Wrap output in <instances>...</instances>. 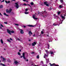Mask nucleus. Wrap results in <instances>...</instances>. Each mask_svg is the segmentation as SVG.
<instances>
[{
  "label": "nucleus",
  "mask_w": 66,
  "mask_h": 66,
  "mask_svg": "<svg viewBox=\"0 0 66 66\" xmlns=\"http://www.w3.org/2000/svg\"><path fill=\"white\" fill-rule=\"evenodd\" d=\"M22 55L21 56H20L21 58H22V57H23V59H24V60H26V58L25 57V53H22Z\"/></svg>",
  "instance_id": "1"
},
{
  "label": "nucleus",
  "mask_w": 66,
  "mask_h": 66,
  "mask_svg": "<svg viewBox=\"0 0 66 66\" xmlns=\"http://www.w3.org/2000/svg\"><path fill=\"white\" fill-rule=\"evenodd\" d=\"M12 10L11 9H10L9 10H8V9H7L6 10V12L7 13H10L11 12Z\"/></svg>",
  "instance_id": "2"
},
{
  "label": "nucleus",
  "mask_w": 66,
  "mask_h": 66,
  "mask_svg": "<svg viewBox=\"0 0 66 66\" xmlns=\"http://www.w3.org/2000/svg\"><path fill=\"white\" fill-rule=\"evenodd\" d=\"M15 4H16V9H18L19 7V5L17 3H15Z\"/></svg>",
  "instance_id": "3"
},
{
  "label": "nucleus",
  "mask_w": 66,
  "mask_h": 66,
  "mask_svg": "<svg viewBox=\"0 0 66 66\" xmlns=\"http://www.w3.org/2000/svg\"><path fill=\"white\" fill-rule=\"evenodd\" d=\"M7 32L10 35H12V34H11V31L9 30V29H7Z\"/></svg>",
  "instance_id": "4"
},
{
  "label": "nucleus",
  "mask_w": 66,
  "mask_h": 66,
  "mask_svg": "<svg viewBox=\"0 0 66 66\" xmlns=\"http://www.w3.org/2000/svg\"><path fill=\"white\" fill-rule=\"evenodd\" d=\"M32 46H35V45H36V43L34 42L33 43H32Z\"/></svg>",
  "instance_id": "5"
},
{
  "label": "nucleus",
  "mask_w": 66,
  "mask_h": 66,
  "mask_svg": "<svg viewBox=\"0 0 66 66\" xmlns=\"http://www.w3.org/2000/svg\"><path fill=\"white\" fill-rule=\"evenodd\" d=\"M44 58L46 59V57H48V55L46 54L45 53H44Z\"/></svg>",
  "instance_id": "6"
},
{
  "label": "nucleus",
  "mask_w": 66,
  "mask_h": 66,
  "mask_svg": "<svg viewBox=\"0 0 66 66\" xmlns=\"http://www.w3.org/2000/svg\"><path fill=\"white\" fill-rule=\"evenodd\" d=\"M35 16V15L34 14V15H33L32 16V18L34 19H37L38 18H36Z\"/></svg>",
  "instance_id": "7"
},
{
  "label": "nucleus",
  "mask_w": 66,
  "mask_h": 66,
  "mask_svg": "<svg viewBox=\"0 0 66 66\" xmlns=\"http://www.w3.org/2000/svg\"><path fill=\"white\" fill-rule=\"evenodd\" d=\"M28 34L30 36H31V35H32V33L31 31H30L29 32H28Z\"/></svg>",
  "instance_id": "8"
},
{
  "label": "nucleus",
  "mask_w": 66,
  "mask_h": 66,
  "mask_svg": "<svg viewBox=\"0 0 66 66\" xmlns=\"http://www.w3.org/2000/svg\"><path fill=\"white\" fill-rule=\"evenodd\" d=\"M50 66H55V63H53V64H51V63H50Z\"/></svg>",
  "instance_id": "9"
},
{
  "label": "nucleus",
  "mask_w": 66,
  "mask_h": 66,
  "mask_svg": "<svg viewBox=\"0 0 66 66\" xmlns=\"http://www.w3.org/2000/svg\"><path fill=\"white\" fill-rule=\"evenodd\" d=\"M20 30V33L21 34H23V30L22 29H21Z\"/></svg>",
  "instance_id": "10"
},
{
  "label": "nucleus",
  "mask_w": 66,
  "mask_h": 66,
  "mask_svg": "<svg viewBox=\"0 0 66 66\" xmlns=\"http://www.w3.org/2000/svg\"><path fill=\"white\" fill-rule=\"evenodd\" d=\"M5 2L7 4H9V3H10V1H5Z\"/></svg>",
  "instance_id": "11"
},
{
  "label": "nucleus",
  "mask_w": 66,
  "mask_h": 66,
  "mask_svg": "<svg viewBox=\"0 0 66 66\" xmlns=\"http://www.w3.org/2000/svg\"><path fill=\"white\" fill-rule=\"evenodd\" d=\"M28 27H34V26L32 25H28Z\"/></svg>",
  "instance_id": "12"
},
{
  "label": "nucleus",
  "mask_w": 66,
  "mask_h": 66,
  "mask_svg": "<svg viewBox=\"0 0 66 66\" xmlns=\"http://www.w3.org/2000/svg\"><path fill=\"white\" fill-rule=\"evenodd\" d=\"M61 17H62V18L63 19H65V18L64 17V16H62V15H61Z\"/></svg>",
  "instance_id": "13"
},
{
  "label": "nucleus",
  "mask_w": 66,
  "mask_h": 66,
  "mask_svg": "<svg viewBox=\"0 0 66 66\" xmlns=\"http://www.w3.org/2000/svg\"><path fill=\"white\" fill-rule=\"evenodd\" d=\"M0 64L1 65H2L3 66H5V65L3 63H1Z\"/></svg>",
  "instance_id": "14"
},
{
  "label": "nucleus",
  "mask_w": 66,
  "mask_h": 66,
  "mask_svg": "<svg viewBox=\"0 0 66 66\" xmlns=\"http://www.w3.org/2000/svg\"><path fill=\"white\" fill-rule=\"evenodd\" d=\"M4 14L5 16H9V15L6 14V13H4Z\"/></svg>",
  "instance_id": "15"
},
{
  "label": "nucleus",
  "mask_w": 66,
  "mask_h": 66,
  "mask_svg": "<svg viewBox=\"0 0 66 66\" xmlns=\"http://www.w3.org/2000/svg\"><path fill=\"white\" fill-rule=\"evenodd\" d=\"M1 42L2 44H3V40L2 39L1 40Z\"/></svg>",
  "instance_id": "16"
},
{
  "label": "nucleus",
  "mask_w": 66,
  "mask_h": 66,
  "mask_svg": "<svg viewBox=\"0 0 66 66\" xmlns=\"http://www.w3.org/2000/svg\"><path fill=\"white\" fill-rule=\"evenodd\" d=\"M14 63H15V64H17L18 63V62H17V61H15V62H14Z\"/></svg>",
  "instance_id": "17"
},
{
  "label": "nucleus",
  "mask_w": 66,
  "mask_h": 66,
  "mask_svg": "<svg viewBox=\"0 0 66 66\" xmlns=\"http://www.w3.org/2000/svg\"><path fill=\"white\" fill-rule=\"evenodd\" d=\"M30 4L31 5H33L34 4V3L33 2H31L30 3Z\"/></svg>",
  "instance_id": "18"
},
{
  "label": "nucleus",
  "mask_w": 66,
  "mask_h": 66,
  "mask_svg": "<svg viewBox=\"0 0 66 66\" xmlns=\"http://www.w3.org/2000/svg\"><path fill=\"white\" fill-rule=\"evenodd\" d=\"M37 59H39V55H37V56L36 57Z\"/></svg>",
  "instance_id": "19"
},
{
  "label": "nucleus",
  "mask_w": 66,
  "mask_h": 66,
  "mask_svg": "<svg viewBox=\"0 0 66 66\" xmlns=\"http://www.w3.org/2000/svg\"><path fill=\"white\" fill-rule=\"evenodd\" d=\"M3 7V5H1L0 6V9H1Z\"/></svg>",
  "instance_id": "20"
},
{
  "label": "nucleus",
  "mask_w": 66,
  "mask_h": 66,
  "mask_svg": "<svg viewBox=\"0 0 66 66\" xmlns=\"http://www.w3.org/2000/svg\"><path fill=\"white\" fill-rule=\"evenodd\" d=\"M53 26H57V24H56L55 23H54L53 24Z\"/></svg>",
  "instance_id": "21"
},
{
  "label": "nucleus",
  "mask_w": 66,
  "mask_h": 66,
  "mask_svg": "<svg viewBox=\"0 0 66 66\" xmlns=\"http://www.w3.org/2000/svg\"><path fill=\"white\" fill-rule=\"evenodd\" d=\"M24 13L25 14H29V12H24Z\"/></svg>",
  "instance_id": "22"
},
{
  "label": "nucleus",
  "mask_w": 66,
  "mask_h": 66,
  "mask_svg": "<svg viewBox=\"0 0 66 66\" xmlns=\"http://www.w3.org/2000/svg\"><path fill=\"white\" fill-rule=\"evenodd\" d=\"M31 54H35V53H34V52H33L31 53Z\"/></svg>",
  "instance_id": "23"
},
{
  "label": "nucleus",
  "mask_w": 66,
  "mask_h": 66,
  "mask_svg": "<svg viewBox=\"0 0 66 66\" xmlns=\"http://www.w3.org/2000/svg\"><path fill=\"white\" fill-rule=\"evenodd\" d=\"M3 61H6V59H5L4 58H3Z\"/></svg>",
  "instance_id": "24"
},
{
  "label": "nucleus",
  "mask_w": 66,
  "mask_h": 66,
  "mask_svg": "<svg viewBox=\"0 0 66 66\" xmlns=\"http://www.w3.org/2000/svg\"><path fill=\"white\" fill-rule=\"evenodd\" d=\"M11 33H14V31L13 30H12L11 31Z\"/></svg>",
  "instance_id": "25"
},
{
  "label": "nucleus",
  "mask_w": 66,
  "mask_h": 66,
  "mask_svg": "<svg viewBox=\"0 0 66 66\" xmlns=\"http://www.w3.org/2000/svg\"><path fill=\"white\" fill-rule=\"evenodd\" d=\"M50 52H51V54H53V52H51V51H50Z\"/></svg>",
  "instance_id": "26"
},
{
  "label": "nucleus",
  "mask_w": 66,
  "mask_h": 66,
  "mask_svg": "<svg viewBox=\"0 0 66 66\" xmlns=\"http://www.w3.org/2000/svg\"><path fill=\"white\" fill-rule=\"evenodd\" d=\"M47 2H44V4L46 5V4H47Z\"/></svg>",
  "instance_id": "27"
},
{
  "label": "nucleus",
  "mask_w": 66,
  "mask_h": 66,
  "mask_svg": "<svg viewBox=\"0 0 66 66\" xmlns=\"http://www.w3.org/2000/svg\"><path fill=\"white\" fill-rule=\"evenodd\" d=\"M48 49H50L49 47H50V46L49 45V44H48Z\"/></svg>",
  "instance_id": "28"
},
{
  "label": "nucleus",
  "mask_w": 66,
  "mask_h": 66,
  "mask_svg": "<svg viewBox=\"0 0 66 66\" xmlns=\"http://www.w3.org/2000/svg\"><path fill=\"white\" fill-rule=\"evenodd\" d=\"M7 41H8V42H10V43H11V41H10V40H9V39H7Z\"/></svg>",
  "instance_id": "29"
},
{
  "label": "nucleus",
  "mask_w": 66,
  "mask_h": 66,
  "mask_svg": "<svg viewBox=\"0 0 66 66\" xmlns=\"http://www.w3.org/2000/svg\"><path fill=\"white\" fill-rule=\"evenodd\" d=\"M18 54L19 55H20L21 54H20V53L19 52H18Z\"/></svg>",
  "instance_id": "30"
},
{
  "label": "nucleus",
  "mask_w": 66,
  "mask_h": 66,
  "mask_svg": "<svg viewBox=\"0 0 66 66\" xmlns=\"http://www.w3.org/2000/svg\"><path fill=\"white\" fill-rule=\"evenodd\" d=\"M59 7H60V8H61H61H62V5H60L59 6Z\"/></svg>",
  "instance_id": "31"
},
{
  "label": "nucleus",
  "mask_w": 66,
  "mask_h": 66,
  "mask_svg": "<svg viewBox=\"0 0 66 66\" xmlns=\"http://www.w3.org/2000/svg\"><path fill=\"white\" fill-rule=\"evenodd\" d=\"M17 40H19V41H20V42H21V40L19 39V38H18L17 39Z\"/></svg>",
  "instance_id": "32"
},
{
  "label": "nucleus",
  "mask_w": 66,
  "mask_h": 66,
  "mask_svg": "<svg viewBox=\"0 0 66 66\" xmlns=\"http://www.w3.org/2000/svg\"><path fill=\"white\" fill-rule=\"evenodd\" d=\"M60 13H61V12L60 11L59 12H58V14L59 15V14H60Z\"/></svg>",
  "instance_id": "33"
},
{
  "label": "nucleus",
  "mask_w": 66,
  "mask_h": 66,
  "mask_svg": "<svg viewBox=\"0 0 66 66\" xmlns=\"http://www.w3.org/2000/svg\"><path fill=\"white\" fill-rule=\"evenodd\" d=\"M4 23H5V24H7V22H4Z\"/></svg>",
  "instance_id": "34"
},
{
  "label": "nucleus",
  "mask_w": 66,
  "mask_h": 66,
  "mask_svg": "<svg viewBox=\"0 0 66 66\" xmlns=\"http://www.w3.org/2000/svg\"><path fill=\"white\" fill-rule=\"evenodd\" d=\"M28 11V9H25L26 12H27V11Z\"/></svg>",
  "instance_id": "35"
},
{
  "label": "nucleus",
  "mask_w": 66,
  "mask_h": 66,
  "mask_svg": "<svg viewBox=\"0 0 66 66\" xmlns=\"http://www.w3.org/2000/svg\"><path fill=\"white\" fill-rule=\"evenodd\" d=\"M45 5L46 6H49V5L48 4H46Z\"/></svg>",
  "instance_id": "36"
},
{
  "label": "nucleus",
  "mask_w": 66,
  "mask_h": 66,
  "mask_svg": "<svg viewBox=\"0 0 66 66\" xmlns=\"http://www.w3.org/2000/svg\"><path fill=\"white\" fill-rule=\"evenodd\" d=\"M41 15L42 16H43V17H46V16H47L46 15L43 16V15H42V14Z\"/></svg>",
  "instance_id": "37"
},
{
  "label": "nucleus",
  "mask_w": 66,
  "mask_h": 66,
  "mask_svg": "<svg viewBox=\"0 0 66 66\" xmlns=\"http://www.w3.org/2000/svg\"><path fill=\"white\" fill-rule=\"evenodd\" d=\"M15 25H16V26H19V24H15Z\"/></svg>",
  "instance_id": "38"
},
{
  "label": "nucleus",
  "mask_w": 66,
  "mask_h": 66,
  "mask_svg": "<svg viewBox=\"0 0 66 66\" xmlns=\"http://www.w3.org/2000/svg\"><path fill=\"white\" fill-rule=\"evenodd\" d=\"M49 51H47V52H46L47 54H48V53H49Z\"/></svg>",
  "instance_id": "39"
},
{
  "label": "nucleus",
  "mask_w": 66,
  "mask_h": 66,
  "mask_svg": "<svg viewBox=\"0 0 66 66\" xmlns=\"http://www.w3.org/2000/svg\"><path fill=\"white\" fill-rule=\"evenodd\" d=\"M44 32L43 31H41V34H44Z\"/></svg>",
  "instance_id": "40"
},
{
  "label": "nucleus",
  "mask_w": 66,
  "mask_h": 66,
  "mask_svg": "<svg viewBox=\"0 0 66 66\" xmlns=\"http://www.w3.org/2000/svg\"><path fill=\"white\" fill-rule=\"evenodd\" d=\"M1 26L2 27H3V26L2 25V24H1Z\"/></svg>",
  "instance_id": "41"
},
{
  "label": "nucleus",
  "mask_w": 66,
  "mask_h": 66,
  "mask_svg": "<svg viewBox=\"0 0 66 66\" xmlns=\"http://www.w3.org/2000/svg\"><path fill=\"white\" fill-rule=\"evenodd\" d=\"M55 66H59V65H58V64L56 65V64H55Z\"/></svg>",
  "instance_id": "42"
},
{
  "label": "nucleus",
  "mask_w": 66,
  "mask_h": 66,
  "mask_svg": "<svg viewBox=\"0 0 66 66\" xmlns=\"http://www.w3.org/2000/svg\"><path fill=\"white\" fill-rule=\"evenodd\" d=\"M60 1L61 2H63V0H60Z\"/></svg>",
  "instance_id": "43"
},
{
  "label": "nucleus",
  "mask_w": 66,
  "mask_h": 66,
  "mask_svg": "<svg viewBox=\"0 0 66 66\" xmlns=\"http://www.w3.org/2000/svg\"><path fill=\"white\" fill-rule=\"evenodd\" d=\"M10 40H13V39H12V38H10Z\"/></svg>",
  "instance_id": "44"
},
{
  "label": "nucleus",
  "mask_w": 66,
  "mask_h": 66,
  "mask_svg": "<svg viewBox=\"0 0 66 66\" xmlns=\"http://www.w3.org/2000/svg\"><path fill=\"white\" fill-rule=\"evenodd\" d=\"M23 27H24V28H25L26 27V26H23Z\"/></svg>",
  "instance_id": "45"
},
{
  "label": "nucleus",
  "mask_w": 66,
  "mask_h": 66,
  "mask_svg": "<svg viewBox=\"0 0 66 66\" xmlns=\"http://www.w3.org/2000/svg\"><path fill=\"white\" fill-rule=\"evenodd\" d=\"M45 51L46 52H47L48 51V50H46Z\"/></svg>",
  "instance_id": "46"
},
{
  "label": "nucleus",
  "mask_w": 66,
  "mask_h": 66,
  "mask_svg": "<svg viewBox=\"0 0 66 66\" xmlns=\"http://www.w3.org/2000/svg\"><path fill=\"white\" fill-rule=\"evenodd\" d=\"M20 48H23V47L21 46H20Z\"/></svg>",
  "instance_id": "47"
},
{
  "label": "nucleus",
  "mask_w": 66,
  "mask_h": 66,
  "mask_svg": "<svg viewBox=\"0 0 66 66\" xmlns=\"http://www.w3.org/2000/svg\"><path fill=\"white\" fill-rule=\"evenodd\" d=\"M13 1H15V0H12V1H11V2H12Z\"/></svg>",
  "instance_id": "48"
},
{
  "label": "nucleus",
  "mask_w": 66,
  "mask_h": 66,
  "mask_svg": "<svg viewBox=\"0 0 66 66\" xmlns=\"http://www.w3.org/2000/svg\"><path fill=\"white\" fill-rule=\"evenodd\" d=\"M40 14V12H38V14Z\"/></svg>",
  "instance_id": "49"
},
{
  "label": "nucleus",
  "mask_w": 66,
  "mask_h": 66,
  "mask_svg": "<svg viewBox=\"0 0 66 66\" xmlns=\"http://www.w3.org/2000/svg\"><path fill=\"white\" fill-rule=\"evenodd\" d=\"M23 1H24V2H25L26 1V0H23Z\"/></svg>",
  "instance_id": "50"
},
{
  "label": "nucleus",
  "mask_w": 66,
  "mask_h": 66,
  "mask_svg": "<svg viewBox=\"0 0 66 66\" xmlns=\"http://www.w3.org/2000/svg\"><path fill=\"white\" fill-rule=\"evenodd\" d=\"M0 15H1V16H2V14H1V13H0Z\"/></svg>",
  "instance_id": "51"
},
{
  "label": "nucleus",
  "mask_w": 66,
  "mask_h": 66,
  "mask_svg": "<svg viewBox=\"0 0 66 66\" xmlns=\"http://www.w3.org/2000/svg\"><path fill=\"white\" fill-rule=\"evenodd\" d=\"M28 41H29V42H31V40L30 39H29L28 40Z\"/></svg>",
  "instance_id": "52"
},
{
  "label": "nucleus",
  "mask_w": 66,
  "mask_h": 66,
  "mask_svg": "<svg viewBox=\"0 0 66 66\" xmlns=\"http://www.w3.org/2000/svg\"><path fill=\"white\" fill-rule=\"evenodd\" d=\"M1 58H2V59H3V58H4L3 57H2V56H1Z\"/></svg>",
  "instance_id": "53"
},
{
  "label": "nucleus",
  "mask_w": 66,
  "mask_h": 66,
  "mask_svg": "<svg viewBox=\"0 0 66 66\" xmlns=\"http://www.w3.org/2000/svg\"><path fill=\"white\" fill-rule=\"evenodd\" d=\"M21 50H19V52H20L21 51Z\"/></svg>",
  "instance_id": "54"
},
{
  "label": "nucleus",
  "mask_w": 66,
  "mask_h": 66,
  "mask_svg": "<svg viewBox=\"0 0 66 66\" xmlns=\"http://www.w3.org/2000/svg\"><path fill=\"white\" fill-rule=\"evenodd\" d=\"M24 5L25 6L26 5V4H24Z\"/></svg>",
  "instance_id": "55"
},
{
  "label": "nucleus",
  "mask_w": 66,
  "mask_h": 66,
  "mask_svg": "<svg viewBox=\"0 0 66 66\" xmlns=\"http://www.w3.org/2000/svg\"><path fill=\"white\" fill-rule=\"evenodd\" d=\"M28 61H29V60L28 59L26 60V61H27V62H28Z\"/></svg>",
  "instance_id": "56"
},
{
  "label": "nucleus",
  "mask_w": 66,
  "mask_h": 66,
  "mask_svg": "<svg viewBox=\"0 0 66 66\" xmlns=\"http://www.w3.org/2000/svg\"><path fill=\"white\" fill-rule=\"evenodd\" d=\"M63 11H64V12H66V10H63Z\"/></svg>",
  "instance_id": "57"
},
{
  "label": "nucleus",
  "mask_w": 66,
  "mask_h": 66,
  "mask_svg": "<svg viewBox=\"0 0 66 66\" xmlns=\"http://www.w3.org/2000/svg\"><path fill=\"white\" fill-rule=\"evenodd\" d=\"M35 36V34H34L33 35V36Z\"/></svg>",
  "instance_id": "58"
},
{
  "label": "nucleus",
  "mask_w": 66,
  "mask_h": 66,
  "mask_svg": "<svg viewBox=\"0 0 66 66\" xmlns=\"http://www.w3.org/2000/svg\"><path fill=\"white\" fill-rule=\"evenodd\" d=\"M4 2L3 1H2L1 2V3H2V2Z\"/></svg>",
  "instance_id": "59"
},
{
  "label": "nucleus",
  "mask_w": 66,
  "mask_h": 66,
  "mask_svg": "<svg viewBox=\"0 0 66 66\" xmlns=\"http://www.w3.org/2000/svg\"><path fill=\"white\" fill-rule=\"evenodd\" d=\"M28 5H29V6H30V5H29V4H28Z\"/></svg>",
  "instance_id": "60"
},
{
  "label": "nucleus",
  "mask_w": 66,
  "mask_h": 66,
  "mask_svg": "<svg viewBox=\"0 0 66 66\" xmlns=\"http://www.w3.org/2000/svg\"><path fill=\"white\" fill-rule=\"evenodd\" d=\"M0 29H2V27H0Z\"/></svg>",
  "instance_id": "61"
},
{
  "label": "nucleus",
  "mask_w": 66,
  "mask_h": 66,
  "mask_svg": "<svg viewBox=\"0 0 66 66\" xmlns=\"http://www.w3.org/2000/svg\"><path fill=\"white\" fill-rule=\"evenodd\" d=\"M47 36H48V37H49V35H47Z\"/></svg>",
  "instance_id": "62"
},
{
  "label": "nucleus",
  "mask_w": 66,
  "mask_h": 66,
  "mask_svg": "<svg viewBox=\"0 0 66 66\" xmlns=\"http://www.w3.org/2000/svg\"><path fill=\"white\" fill-rule=\"evenodd\" d=\"M26 2H28V1H27Z\"/></svg>",
  "instance_id": "63"
},
{
  "label": "nucleus",
  "mask_w": 66,
  "mask_h": 66,
  "mask_svg": "<svg viewBox=\"0 0 66 66\" xmlns=\"http://www.w3.org/2000/svg\"><path fill=\"white\" fill-rule=\"evenodd\" d=\"M44 14V13H42V14L43 15Z\"/></svg>",
  "instance_id": "64"
}]
</instances>
